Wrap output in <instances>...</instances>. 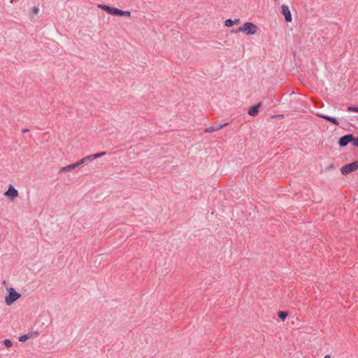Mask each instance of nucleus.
Returning <instances> with one entry per match:
<instances>
[{"label": "nucleus", "mask_w": 358, "mask_h": 358, "mask_svg": "<svg viewBox=\"0 0 358 358\" xmlns=\"http://www.w3.org/2000/svg\"><path fill=\"white\" fill-rule=\"evenodd\" d=\"M99 7L101 8L103 10H105L107 13L112 15L127 17L131 16V13L129 11L122 10L117 8L110 7L107 5H99Z\"/></svg>", "instance_id": "nucleus-1"}, {"label": "nucleus", "mask_w": 358, "mask_h": 358, "mask_svg": "<svg viewBox=\"0 0 358 358\" xmlns=\"http://www.w3.org/2000/svg\"><path fill=\"white\" fill-rule=\"evenodd\" d=\"M257 30L258 27L256 24L252 22H245L242 27H238L235 32L241 31L247 35H252L256 34Z\"/></svg>", "instance_id": "nucleus-2"}, {"label": "nucleus", "mask_w": 358, "mask_h": 358, "mask_svg": "<svg viewBox=\"0 0 358 358\" xmlns=\"http://www.w3.org/2000/svg\"><path fill=\"white\" fill-rule=\"evenodd\" d=\"M21 294L16 292L15 289L10 287L8 289V295L5 298L6 303L8 306L12 305L16 300L20 299Z\"/></svg>", "instance_id": "nucleus-3"}, {"label": "nucleus", "mask_w": 358, "mask_h": 358, "mask_svg": "<svg viewBox=\"0 0 358 358\" xmlns=\"http://www.w3.org/2000/svg\"><path fill=\"white\" fill-rule=\"evenodd\" d=\"M358 169V160L355 161L352 163H349L342 166L341 169V172L343 175H348L353 171H355Z\"/></svg>", "instance_id": "nucleus-4"}, {"label": "nucleus", "mask_w": 358, "mask_h": 358, "mask_svg": "<svg viewBox=\"0 0 358 358\" xmlns=\"http://www.w3.org/2000/svg\"><path fill=\"white\" fill-rule=\"evenodd\" d=\"M354 135L352 134H345L341 136L338 140V145L340 147H345L348 143H353Z\"/></svg>", "instance_id": "nucleus-5"}, {"label": "nucleus", "mask_w": 358, "mask_h": 358, "mask_svg": "<svg viewBox=\"0 0 358 358\" xmlns=\"http://www.w3.org/2000/svg\"><path fill=\"white\" fill-rule=\"evenodd\" d=\"M282 14L284 15L285 21L290 22L292 20L291 12L289 7L285 4L282 6Z\"/></svg>", "instance_id": "nucleus-6"}, {"label": "nucleus", "mask_w": 358, "mask_h": 358, "mask_svg": "<svg viewBox=\"0 0 358 358\" xmlns=\"http://www.w3.org/2000/svg\"><path fill=\"white\" fill-rule=\"evenodd\" d=\"M4 194L13 200L18 196V191L10 185Z\"/></svg>", "instance_id": "nucleus-7"}, {"label": "nucleus", "mask_w": 358, "mask_h": 358, "mask_svg": "<svg viewBox=\"0 0 358 358\" xmlns=\"http://www.w3.org/2000/svg\"><path fill=\"white\" fill-rule=\"evenodd\" d=\"M262 103H258L257 104H255L250 108V109L248 111V113L252 117L256 116L259 113V109L261 107Z\"/></svg>", "instance_id": "nucleus-8"}, {"label": "nucleus", "mask_w": 358, "mask_h": 358, "mask_svg": "<svg viewBox=\"0 0 358 358\" xmlns=\"http://www.w3.org/2000/svg\"><path fill=\"white\" fill-rule=\"evenodd\" d=\"M317 115L320 117H322L329 122H330L331 123L334 124V125H338L339 124V122L338 121V120L334 117H331V116H329V115H323V114H317Z\"/></svg>", "instance_id": "nucleus-9"}, {"label": "nucleus", "mask_w": 358, "mask_h": 358, "mask_svg": "<svg viewBox=\"0 0 358 358\" xmlns=\"http://www.w3.org/2000/svg\"><path fill=\"white\" fill-rule=\"evenodd\" d=\"M227 124H228L227 123H225V124H219V125H217V126L209 127L206 128L204 131L206 133H210V132H213V131H217V130L223 128L224 127H225Z\"/></svg>", "instance_id": "nucleus-10"}, {"label": "nucleus", "mask_w": 358, "mask_h": 358, "mask_svg": "<svg viewBox=\"0 0 358 358\" xmlns=\"http://www.w3.org/2000/svg\"><path fill=\"white\" fill-rule=\"evenodd\" d=\"M80 165V163H79L78 162L76 163H74V164H70L69 166H66L61 168L60 170H59V172H64V171H71V170L74 169L75 168L79 166Z\"/></svg>", "instance_id": "nucleus-11"}, {"label": "nucleus", "mask_w": 358, "mask_h": 358, "mask_svg": "<svg viewBox=\"0 0 358 358\" xmlns=\"http://www.w3.org/2000/svg\"><path fill=\"white\" fill-rule=\"evenodd\" d=\"M278 315L281 320L284 321L288 316V313L285 311H279L278 313Z\"/></svg>", "instance_id": "nucleus-12"}, {"label": "nucleus", "mask_w": 358, "mask_h": 358, "mask_svg": "<svg viewBox=\"0 0 358 358\" xmlns=\"http://www.w3.org/2000/svg\"><path fill=\"white\" fill-rule=\"evenodd\" d=\"M93 159L92 155L87 156L83 159H81L78 162L80 163V164L87 162V161H92Z\"/></svg>", "instance_id": "nucleus-13"}, {"label": "nucleus", "mask_w": 358, "mask_h": 358, "mask_svg": "<svg viewBox=\"0 0 358 358\" xmlns=\"http://www.w3.org/2000/svg\"><path fill=\"white\" fill-rule=\"evenodd\" d=\"M31 334H24V335H22L21 336H20L19 338V341H21V342H25L27 341L29 338H31Z\"/></svg>", "instance_id": "nucleus-14"}, {"label": "nucleus", "mask_w": 358, "mask_h": 358, "mask_svg": "<svg viewBox=\"0 0 358 358\" xmlns=\"http://www.w3.org/2000/svg\"><path fill=\"white\" fill-rule=\"evenodd\" d=\"M347 110L348 112H356L358 113V106H350L348 107Z\"/></svg>", "instance_id": "nucleus-15"}, {"label": "nucleus", "mask_w": 358, "mask_h": 358, "mask_svg": "<svg viewBox=\"0 0 358 358\" xmlns=\"http://www.w3.org/2000/svg\"><path fill=\"white\" fill-rule=\"evenodd\" d=\"M233 20L231 19H227L224 22V25L227 27H231L234 25Z\"/></svg>", "instance_id": "nucleus-16"}, {"label": "nucleus", "mask_w": 358, "mask_h": 358, "mask_svg": "<svg viewBox=\"0 0 358 358\" xmlns=\"http://www.w3.org/2000/svg\"><path fill=\"white\" fill-rule=\"evenodd\" d=\"M106 155V152H99V153H96V154H93L92 155V157H93V159H96V158H99V157H101L102 156H104Z\"/></svg>", "instance_id": "nucleus-17"}, {"label": "nucleus", "mask_w": 358, "mask_h": 358, "mask_svg": "<svg viewBox=\"0 0 358 358\" xmlns=\"http://www.w3.org/2000/svg\"><path fill=\"white\" fill-rule=\"evenodd\" d=\"M3 343L6 348H10L13 345V343L10 339H5Z\"/></svg>", "instance_id": "nucleus-18"}, {"label": "nucleus", "mask_w": 358, "mask_h": 358, "mask_svg": "<svg viewBox=\"0 0 358 358\" xmlns=\"http://www.w3.org/2000/svg\"><path fill=\"white\" fill-rule=\"evenodd\" d=\"M31 12L34 15H36L39 12V8L36 6H34L32 8H31Z\"/></svg>", "instance_id": "nucleus-19"}, {"label": "nucleus", "mask_w": 358, "mask_h": 358, "mask_svg": "<svg viewBox=\"0 0 358 358\" xmlns=\"http://www.w3.org/2000/svg\"><path fill=\"white\" fill-rule=\"evenodd\" d=\"M352 145L355 147L358 148V137L354 136L353 143Z\"/></svg>", "instance_id": "nucleus-20"}, {"label": "nucleus", "mask_w": 358, "mask_h": 358, "mask_svg": "<svg viewBox=\"0 0 358 358\" xmlns=\"http://www.w3.org/2000/svg\"><path fill=\"white\" fill-rule=\"evenodd\" d=\"M233 23H234V24H238L240 23V19H235L234 20H233Z\"/></svg>", "instance_id": "nucleus-21"}, {"label": "nucleus", "mask_w": 358, "mask_h": 358, "mask_svg": "<svg viewBox=\"0 0 358 358\" xmlns=\"http://www.w3.org/2000/svg\"><path fill=\"white\" fill-rule=\"evenodd\" d=\"M27 131H29V129L25 128V129H22V132H27Z\"/></svg>", "instance_id": "nucleus-22"}, {"label": "nucleus", "mask_w": 358, "mask_h": 358, "mask_svg": "<svg viewBox=\"0 0 358 358\" xmlns=\"http://www.w3.org/2000/svg\"><path fill=\"white\" fill-rule=\"evenodd\" d=\"M324 358H331V356L329 355H327L324 356Z\"/></svg>", "instance_id": "nucleus-23"}]
</instances>
